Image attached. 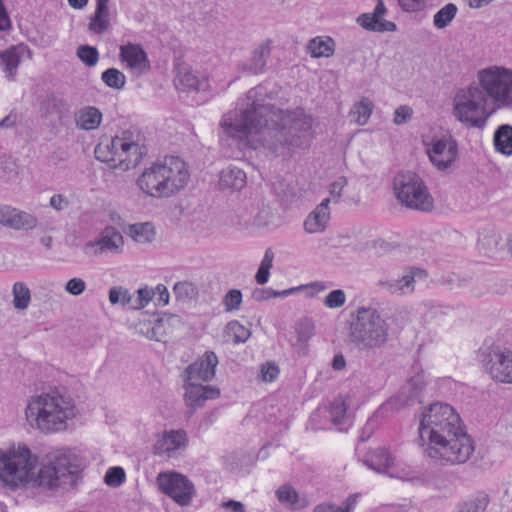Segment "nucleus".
<instances>
[{
    "instance_id": "obj_1",
    "label": "nucleus",
    "mask_w": 512,
    "mask_h": 512,
    "mask_svg": "<svg viewBox=\"0 0 512 512\" xmlns=\"http://www.w3.org/2000/svg\"><path fill=\"white\" fill-rule=\"evenodd\" d=\"M262 87L248 91L247 107L230 111L220 122L224 134L252 149L263 147L274 156L289 155L302 144V133L310 130L312 119L304 110H283L263 103Z\"/></svg>"
},
{
    "instance_id": "obj_2",
    "label": "nucleus",
    "mask_w": 512,
    "mask_h": 512,
    "mask_svg": "<svg viewBox=\"0 0 512 512\" xmlns=\"http://www.w3.org/2000/svg\"><path fill=\"white\" fill-rule=\"evenodd\" d=\"M47 458V464L38 469V457L27 446L0 450V481L13 487L32 484L47 489L72 485L80 469L78 457L56 449Z\"/></svg>"
},
{
    "instance_id": "obj_3",
    "label": "nucleus",
    "mask_w": 512,
    "mask_h": 512,
    "mask_svg": "<svg viewBox=\"0 0 512 512\" xmlns=\"http://www.w3.org/2000/svg\"><path fill=\"white\" fill-rule=\"evenodd\" d=\"M453 104L458 121L483 127L496 108L512 107V70L496 65L480 69L476 81L456 92Z\"/></svg>"
},
{
    "instance_id": "obj_4",
    "label": "nucleus",
    "mask_w": 512,
    "mask_h": 512,
    "mask_svg": "<svg viewBox=\"0 0 512 512\" xmlns=\"http://www.w3.org/2000/svg\"><path fill=\"white\" fill-rule=\"evenodd\" d=\"M420 439L428 441L427 455L450 464H462L474 452V444L464 430L460 416L445 403H432L422 413Z\"/></svg>"
},
{
    "instance_id": "obj_5",
    "label": "nucleus",
    "mask_w": 512,
    "mask_h": 512,
    "mask_svg": "<svg viewBox=\"0 0 512 512\" xmlns=\"http://www.w3.org/2000/svg\"><path fill=\"white\" fill-rule=\"evenodd\" d=\"M75 414L72 397L57 389L30 397L25 409L29 425L45 434L66 430Z\"/></svg>"
},
{
    "instance_id": "obj_6",
    "label": "nucleus",
    "mask_w": 512,
    "mask_h": 512,
    "mask_svg": "<svg viewBox=\"0 0 512 512\" xmlns=\"http://www.w3.org/2000/svg\"><path fill=\"white\" fill-rule=\"evenodd\" d=\"M190 178L186 163L176 156H166L139 176L138 187L147 195L170 197L183 189Z\"/></svg>"
},
{
    "instance_id": "obj_7",
    "label": "nucleus",
    "mask_w": 512,
    "mask_h": 512,
    "mask_svg": "<svg viewBox=\"0 0 512 512\" xmlns=\"http://www.w3.org/2000/svg\"><path fill=\"white\" fill-rule=\"evenodd\" d=\"M141 141L140 133L124 130L107 143L98 144L95 156L101 162H118L114 166L124 171L136 168L147 153Z\"/></svg>"
},
{
    "instance_id": "obj_8",
    "label": "nucleus",
    "mask_w": 512,
    "mask_h": 512,
    "mask_svg": "<svg viewBox=\"0 0 512 512\" xmlns=\"http://www.w3.org/2000/svg\"><path fill=\"white\" fill-rule=\"evenodd\" d=\"M388 338V326L377 310L360 307L351 323L350 339L362 349L383 345Z\"/></svg>"
},
{
    "instance_id": "obj_9",
    "label": "nucleus",
    "mask_w": 512,
    "mask_h": 512,
    "mask_svg": "<svg viewBox=\"0 0 512 512\" xmlns=\"http://www.w3.org/2000/svg\"><path fill=\"white\" fill-rule=\"evenodd\" d=\"M394 191L398 201L409 209L430 211L433 208V198L426 185L413 172L397 174L394 179Z\"/></svg>"
},
{
    "instance_id": "obj_10",
    "label": "nucleus",
    "mask_w": 512,
    "mask_h": 512,
    "mask_svg": "<svg viewBox=\"0 0 512 512\" xmlns=\"http://www.w3.org/2000/svg\"><path fill=\"white\" fill-rule=\"evenodd\" d=\"M425 270L417 267L405 268L402 275L395 277L392 272H383L375 280V287L380 292L390 295H407L415 290L416 278H425Z\"/></svg>"
},
{
    "instance_id": "obj_11",
    "label": "nucleus",
    "mask_w": 512,
    "mask_h": 512,
    "mask_svg": "<svg viewBox=\"0 0 512 512\" xmlns=\"http://www.w3.org/2000/svg\"><path fill=\"white\" fill-rule=\"evenodd\" d=\"M157 482L160 490L180 506H188L196 493L194 484L177 472L160 473Z\"/></svg>"
},
{
    "instance_id": "obj_12",
    "label": "nucleus",
    "mask_w": 512,
    "mask_h": 512,
    "mask_svg": "<svg viewBox=\"0 0 512 512\" xmlns=\"http://www.w3.org/2000/svg\"><path fill=\"white\" fill-rule=\"evenodd\" d=\"M482 364L490 377L497 382L512 384V351L489 347L482 353Z\"/></svg>"
},
{
    "instance_id": "obj_13",
    "label": "nucleus",
    "mask_w": 512,
    "mask_h": 512,
    "mask_svg": "<svg viewBox=\"0 0 512 512\" xmlns=\"http://www.w3.org/2000/svg\"><path fill=\"white\" fill-rule=\"evenodd\" d=\"M430 161L439 170L449 168L457 159V142L451 136L432 138L430 142L424 141Z\"/></svg>"
},
{
    "instance_id": "obj_14",
    "label": "nucleus",
    "mask_w": 512,
    "mask_h": 512,
    "mask_svg": "<svg viewBox=\"0 0 512 512\" xmlns=\"http://www.w3.org/2000/svg\"><path fill=\"white\" fill-rule=\"evenodd\" d=\"M124 241L121 233L114 227H106L99 238L89 241L84 246V252L90 256H100L105 253H120Z\"/></svg>"
},
{
    "instance_id": "obj_15",
    "label": "nucleus",
    "mask_w": 512,
    "mask_h": 512,
    "mask_svg": "<svg viewBox=\"0 0 512 512\" xmlns=\"http://www.w3.org/2000/svg\"><path fill=\"white\" fill-rule=\"evenodd\" d=\"M217 365L218 357L214 352L208 351L185 369L184 381L208 382L215 376Z\"/></svg>"
},
{
    "instance_id": "obj_16",
    "label": "nucleus",
    "mask_w": 512,
    "mask_h": 512,
    "mask_svg": "<svg viewBox=\"0 0 512 512\" xmlns=\"http://www.w3.org/2000/svg\"><path fill=\"white\" fill-rule=\"evenodd\" d=\"M188 445L187 433L183 429L164 431L154 444V453L172 457Z\"/></svg>"
},
{
    "instance_id": "obj_17",
    "label": "nucleus",
    "mask_w": 512,
    "mask_h": 512,
    "mask_svg": "<svg viewBox=\"0 0 512 512\" xmlns=\"http://www.w3.org/2000/svg\"><path fill=\"white\" fill-rule=\"evenodd\" d=\"M0 224L14 230L29 231L37 227L35 215L9 206L0 208Z\"/></svg>"
},
{
    "instance_id": "obj_18",
    "label": "nucleus",
    "mask_w": 512,
    "mask_h": 512,
    "mask_svg": "<svg viewBox=\"0 0 512 512\" xmlns=\"http://www.w3.org/2000/svg\"><path fill=\"white\" fill-rule=\"evenodd\" d=\"M185 402L192 408L204 406L205 402L210 399H216L220 391L218 388L209 385H202L199 382L184 381Z\"/></svg>"
},
{
    "instance_id": "obj_19",
    "label": "nucleus",
    "mask_w": 512,
    "mask_h": 512,
    "mask_svg": "<svg viewBox=\"0 0 512 512\" xmlns=\"http://www.w3.org/2000/svg\"><path fill=\"white\" fill-rule=\"evenodd\" d=\"M120 58L127 66L139 73L148 70L150 65L146 52L138 44L129 43L120 47Z\"/></svg>"
},
{
    "instance_id": "obj_20",
    "label": "nucleus",
    "mask_w": 512,
    "mask_h": 512,
    "mask_svg": "<svg viewBox=\"0 0 512 512\" xmlns=\"http://www.w3.org/2000/svg\"><path fill=\"white\" fill-rule=\"evenodd\" d=\"M330 199H324L307 217L304 222V228L306 232L320 233L326 229L328 221L330 219L329 211Z\"/></svg>"
},
{
    "instance_id": "obj_21",
    "label": "nucleus",
    "mask_w": 512,
    "mask_h": 512,
    "mask_svg": "<svg viewBox=\"0 0 512 512\" xmlns=\"http://www.w3.org/2000/svg\"><path fill=\"white\" fill-rule=\"evenodd\" d=\"M270 54L271 49L269 43H262L252 51L251 57L241 64V70L254 75L264 72Z\"/></svg>"
},
{
    "instance_id": "obj_22",
    "label": "nucleus",
    "mask_w": 512,
    "mask_h": 512,
    "mask_svg": "<svg viewBox=\"0 0 512 512\" xmlns=\"http://www.w3.org/2000/svg\"><path fill=\"white\" fill-rule=\"evenodd\" d=\"M109 0H96V10L90 17L88 29L94 34H103L110 27Z\"/></svg>"
},
{
    "instance_id": "obj_23",
    "label": "nucleus",
    "mask_w": 512,
    "mask_h": 512,
    "mask_svg": "<svg viewBox=\"0 0 512 512\" xmlns=\"http://www.w3.org/2000/svg\"><path fill=\"white\" fill-rule=\"evenodd\" d=\"M74 121L76 127L81 130H95L102 122V113L94 106L82 107L75 112Z\"/></svg>"
},
{
    "instance_id": "obj_24",
    "label": "nucleus",
    "mask_w": 512,
    "mask_h": 512,
    "mask_svg": "<svg viewBox=\"0 0 512 512\" xmlns=\"http://www.w3.org/2000/svg\"><path fill=\"white\" fill-rule=\"evenodd\" d=\"M363 462L378 473H386L393 466L394 459L387 449L376 448L366 453Z\"/></svg>"
},
{
    "instance_id": "obj_25",
    "label": "nucleus",
    "mask_w": 512,
    "mask_h": 512,
    "mask_svg": "<svg viewBox=\"0 0 512 512\" xmlns=\"http://www.w3.org/2000/svg\"><path fill=\"white\" fill-rule=\"evenodd\" d=\"M246 185V174L237 167H228L221 171L219 186L221 189L241 190Z\"/></svg>"
},
{
    "instance_id": "obj_26",
    "label": "nucleus",
    "mask_w": 512,
    "mask_h": 512,
    "mask_svg": "<svg viewBox=\"0 0 512 512\" xmlns=\"http://www.w3.org/2000/svg\"><path fill=\"white\" fill-rule=\"evenodd\" d=\"M21 54L22 48L18 46H13L0 52V66L8 73V77H12L17 70Z\"/></svg>"
},
{
    "instance_id": "obj_27",
    "label": "nucleus",
    "mask_w": 512,
    "mask_h": 512,
    "mask_svg": "<svg viewBox=\"0 0 512 512\" xmlns=\"http://www.w3.org/2000/svg\"><path fill=\"white\" fill-rule=\"evenodd\" d=\"M489 497L485 493H477L459 502L457 512H484L488 506Z\"/></svg>"
},
{
    "instance_id": "obj_28",
    "label": "nucleus",
    "mask_w": 512,
    "mask_h": 512,
    "mask_svg": "<svg viewBox=\"0 0 512 512\" xmlns=\"http://www.w3.org/2000/svg\"><path fill=\"white\" fill-rule=\"evenodd\" d=\"M307 49L314 58L330 57L334 53V41L330 37H316L309 41Z\"/></svg>"
},
{
    "instance_id": "obj_29",
    "label": "nucleus",
    "mask_w": 512,
    "mask_h": 512,
    "mask_svg": "<svg viewBox=\"0 0 512 512\" xmlns=\"http://www.w3.org/2000/svg\"><path fill=\"white\" fill-rule=\"evenodd\" d=\"M494 145L497 151L511 155L512 154V126H500L494 135Z\"/></svg>"
},
{
    "instance_id": "obj_30",
    "label": "nucleus",
    "mask_w": 512,
    "mask_h": 512,
    "mask_svg": "<svg viewBox=\"0 0 512 512\" xmlns=\"http://www.w3.org/2000/svg\"><path fill=\"white\" fill-rule=\"evenodd\" d=\"M128 234L138 243H149L155 237L154 226L150 222L133 224L129 226Z\"/></svg>"
},
{
    "instance_id": "obj_31",
    "label": "nucleus",
    "mask_w": 512,
    "mask_h": 512,
    "mask_svg": "<svg viewBox=\"0 0 512 512\" xmlns=\"http://www.w3.org/2000/svg\"><path fill=\"white\" fill-rule=\"evenodd\" d=\"M374 105L368 98L361 99L358 103L354 104L349 116L351 120L358 125H364L370 118Z\"/></svg>"
},
{
    "instance_id": "obj_32",
    "label": "nucleus",
    "mask_w": 512,
    "mask_h": 512,
    "mask_svg": "<svg viewBox=\"0 0 512 512\" xmlns=\"http://www.w3.org/2000/svg\"><path fill=\"white\" fill-rule=\"evenodd\" d=\"M421 389V386H418L414 380H411L401 389L395 400L400 407L411 406L414 403H421L418 399L419 391Z\"/></svg>"
},
{
    "instance_id": "obj_33",
    "label": "nucleus",
    "mask_w": 512,
    "mask_h": 512,
    "mask_svg": "<svg viewBox=\"0 0 512 512\" xmlns=\"http://www.w3.org/2000/svg\"><path fill=\"white\" fill-rule=\"evenodd\" d=\"M13 305L17 310H25L31 301V291L23 282H16L12 289Z\"/></svg>"
},
{
    "instance_id": "obj_34",
    "label": "nucleus",
    "mask_w": 512,
    "mask_h": 512,
    "mask_svg": "<svg viewBox=\"0 0 512 512\" xmlns=\"http://www.w3.org/2000/svg\"><path fill=\"white\" fill-rule=\"evenodd\" d=\"M458 9L453 3H448L442 7L433 18V24L438 29L447 27L455 18Z\"/></svg>"
},
{
    "instance_id": "obj_35",
    "label": "nucleus",
    "mask_w": 512,
    "mask_h": 512,
    "mask_svg": "<svg viewBox=\"0 0 512 512\" xmlns=\"http://www.w3.org/2000/svg\"><path fill=\"white\" fill-rule=\"evenodd\" d=\"M297 345L303 346L315 334V325L311 319L303 318L296 324Z\"/></svg>"
},
{
    "instance_id": "obj_36",
    "label": "nucleus",
    "mask_w": 512,
    "mask_h": 512,
    "mask_svg": "<svg viewBox=\"0 0 512 512\" xmlns=\"http://www.w3.org/2000/svg\"><path fill=\"white\" fill-rule=\"evenodd\" d=\"M276 496L280 503L288 505L294 509L304 507V505L298 504V493L293 487L289 485H283L279 487L276 491Z\"/></svg>"
},
{
    "instance_id": "obj_37",
    "label": "nucleus",
    "mask_w": 512,
    "mask_h": 512,
    "mask_svg": "<svg viewBox=\"0 0 512 512\" xmlns=\"http://www.w3.org/2000/svg\"><path fill=\"white\" fill-rule=\"evenodd\" d=\"M225 333L231 337L234 343L246 342L251 332L248 328L241 325L238 321H231L226 325Z\"/></svg>"
},
{
    "instance_id": "obj_38",
    "label": "nucleus",
    "mask_w": 512,
    "mask_h": 512,
    "mask_svg": "<svg viewBox=\"0 0 512 512\" xmlns=\"http://www.w3.org/2000/svg\"><path fill=\"white\" fill-rule=\"evenodd\" d=\"M347 404L341 397L334 399L330 405L331 421L335 425H342L345 423L347 415Z\"/></svg>"
},
{
    "instance_id": "obj_39",
    "label": "nucleus",
    "mask_w": 512,
    "mask_h": 512,
    "mask_svg": "<svg viewBox=\"0 0 512 512\" xmlns=\"http://www.w3.org/2000/svg\"><path fill=\"white\" fill-rule=\"evenodd\" d=\"M101 78L108 87L118 90L124 87L126 80L125 75L116 68H109L105 70L102 73Z\"/></svg>"
},
{
    "instance_id": "obj_40",
    "label": "nucleus",
    "mask_w": 512,
    "mask_h": 512,
    "mask_svg": "<svg viewBox=\"0 0 512 512\" xmlns=\"http://www.w3.org/2000/svg\"><path fill=\"white\" fill-rule=\"evenodd\" d=\"M18 175V167L16 161L6 155H0V178L11 180Z\"/></svg>"
},
{
    "instance_id": "obj_41",
    "label": "nucleus",
    "mask_w": 512,
    "mask_h": 512,
    "mask_svg": "<svg viewBox=\"0 0 512 512\" xmlns=\"http://www.w3.org/2000/svg\"><path fill=\"white\" fill-rule=\"evenodd\" d=\"M77 56L89 67L95 66L99 59L98 50L95 47L89 45L79 46L77 49Z\"/></svg>"
},
{
    "instance_id": "obj_42",
    "label": "nucleus",
    "mask_w": 512,
    "mask_h": 512,
    "mask_svg": "<svg viewBox=\"0 0 512 512\" xmlns=\"http://www.w3.org/2000/svg\"><path fill=\"white\" fill-rule=\"evenodd\" d=\"M155 298V290L153 288L144 287L137 291V296L133 297L130 303L134 309H141Z\"/></svg>"
},
{
    "instance_id": "obj_43",
    "label": "nucleus",
    "mask_w": 512,
    "mask_h": 512,
    "mask_svg": "<svg viewBox=\"0 0 512 512\" xmlns=\"http://www.w3.org/2000/svg\"><path fill=\"white\" fill-rule=\"evenodd\" d=\"M242 302V293L238 289H232L223 298V305L226 312L238 310Z\"/></svg>"
},
{
    "instance_id": "obj_44",
    "label": "nucleus",
    "mask_w": 512,
    "mask_h": 512,
    "mask_svg": "<svg viewBox=\"0 0 512 512\" xmlns=\"http://www.w3.org/2000/svg\"><path fill=\"white\" fill-rule=\"evenodd\" d=\"M104 481L111 487H118L125 481V471L121 467L109 468L104 476Z\"/></svg>"
},
{
    "instance_id": "obj_45",
    "label": "nucleus",
    "mask_w": 512,
    "mask_h": 512,
    "mask_svg": "<svg viewBox=\"0 0 512 512\" xmlns=\"http://www.w3.org/2000/svg\"><path fill=\"white\" fill-rule=\"evenodd\" d=\"M346 302V294L342 289L331 291L324 299L327 308L335 309L342 307Z\"/></svg>"
},
{
    "instance_id": "obj_46",
    "label": "nucleus",
    "mask_w": 512,
    "mask_h": 512,
    "mask_svg": "<svg viewBox=\"0 0 512 512\" xmlns=\"http://www.w3.org/2000/svg\"><path fill=\"white\" fill-rule=\"evenodd\" d=\"M133 296H131L127 289L122 287H114L109 291V301L112 304L121 303L122 305L130 304Z\"/></svg>"
},
{
    "instance_id": "obj_47",
    "label": "nucleus",
    "mask_w": 512,
    "mask_h": 512,
    "mask_svg": "<svg viewBox=\"0 0 512 512\" xmlns=\"http://www.w3.org/2000/svg\"><path fill=\"white\" fill-rule=\"evenodd\" d=\"M357 23L366 30L380 32L379 20L371 13H363L358 16Z\"/></svg>"
},
{
    "instance_id": "obj_48",
    "label": "nucleus",
    "mask_w": 512,
    "mask_h": 512,
    "mask_svg": "<svg viewBox=\"0 0 512 512\" xmlns=\"http://www.w3.org/2000/svg\"><path fill=\"white\" fill-rule=\"evenodd\" d=\"M173 291L177 298L187 299L191 298L195 294V287L192 283L183 281L176 283Z\"/></svg>"
},
{
    "instance_id": "obj_49",
    "label": "nucleus",
    "mask_w": 512,
    "mask_h": 512,
    "mask_svg": "<svg viewBox=\"0 0 512 512\" xmlns=\"http://www.w3.org/2000/svg\"><path fill=\"white\" fill-rule=\"evenodd\" d=\"M86 289V283L81 278H72L67 281L65 285V290L67 293L78 296L82 294Z\"/></svg>"
},
{
    "instance_id": "obj_50",
    "label": "nucleus",
    "mask_w": 512,
    "mask_h": 512,
    "mask_svg": "<svg viewBox=\"0 0 512 512\" xmlns=\"http://www.w3.org/2000/svg\"><path fill=\"white\" fill-rule=\"evenodd\" d=\"M413 114V110L411 107L407 105L399 106L394 112V123L396 125H401L407 123Z\"/></svg>"
},
{
    "instance_id": "obj_51",
    "label": "nucleus",
    "mask_w": 512,
    "mask_h": 512,
    "mask_svg": "<svg viewBox=\"0 0 512 512\" xmlns=\"http://www.w3.org/2000/svg\"><path fill=\"white\" fill-rule=\"evenodd\" d=\"M178 79L184 88L198 89L199 81L193 73L189 71H180Z\"/></svg>"
},
{
    "instance_id": "obj_52",
    "label": "nucleus",
    "mask_w": 512,
    "mask_h": 512,
    "mask_svg": "<svg viewBox=\"0 0 512 512\" xmlns=\"http://www.w3.org/2000/svg\"><path fill=\"white\" fill-rule=\"evenodd\" d=\"M279 374V369L274 363H266L261 366V377L265 382L274 381Z\"/></svg>"
},
{
    "instance_id": "obj_53",
    "label": "nucleus",
    "mask_w": 512,
    "mask_h": 512,
    "mask_svg": "<svg viewBox=\"0 0 512 512\" xmlns=\"http://www.w3.org/2000/svg\"><path fill=\"white\" fill-rule=\"evenodd\" d=\"M145 334L151 340L161 341L163 336L162 320L156 321L153 325L149 323Z\"/></svg>"
},
{
    "instance_id": "obj_54",
    "label": "nucleus",
    "mask_w": 512,
    "mask_h": 512,
    "mask_svg": "<svg viewBox=\"0 0 512 512\" xmlns=\"http://www.w3.org/2000/svg\"><path fill=\"white\" fill-rule=\"evenodd\" d=\"M155 304L165 306L169 303V292L166 286L159 284L155 288Z\"/></svg>"
},
{
    "instance_id": "obj_55",
    "label": "nucleus",
    "mask_w": 512,
    "mask_h": 512,
    "mask_svg": "<svg viewBox=\"0 0 512 512\" xmlns=\"http://www.w3.org/2000/svg\"><path fill=\"white\" fill-rule=\"evenodd\" d=\"M346 184V178L340 177L330 185V194L333 197V199H335V202H337L338 199L340 198L342 190L346 186Z\"/></svg>"
},
{
    "instance_id": "obj_56",
    "label": "nucleus",
    "mask_w": 512,
    "mask_h": 512,
    "mask_svg": "<svg viewBox=\"0 0 512 512\" xmlns=\"http://www.w3.org/2000/svg\"><path fill=\"white\" fill-rule=\"evenodd\" d=\"M425 0H398L400 7L407 12H415L421 9Z\"/></svg>"
},
{
    "instance_id": "obj_57",
    "label": "nucleus",
    "mask_w": 512,
    "mask_h": 512,
    "mask_svg": "<svg viewBox=\"0 0 512 512\" xmlns=\"http://www.w3.org/2000/svg\"><path fill=\"white\" fill-rule=\"evenodd\" d=\"M50 206L57 211H62L69 206V201L61 194L53 195L50 198Z\"/></svg>"
},
{
    "instance_id": "obj_58",
    "label": "nucleus",
    "mask_w": 512,
    "mask_h": 512,
    "mask_svg": "<svg viewBox=\"0 0 512 512\" xmlns=\"http://www.w3.org/2000/svg\"><path fill=\"white\" fill-rule=\"evenodd\" d=\"M271 218H272V212L270 211V209L269 208H263L257 214V216L255 218V223L258 226H265V225L269 224Z\"/></svg>"
},
{
    "instance_id": "obj_59",
    "label": "nucleus",
    "mask_w": 512,
    "mask_h": 512,
    "mask_svg": "<svg viewBox=\"0 0 512 512\" xmlns=\"http://www.w3.org/2000/svg\"><path fill=\"white\" fill-rule=\"evenodd\" d=\"M359 494H352L348 496L342 503L341 506H338L342 512H352L356 506Z\"/></svg>"
},
{
    "instance_id": "obj_60",
    "label": "nucleus",
    "mask_w": 512,
    "mask_h": 512,
    "mask_svg": "<svg viewBox=\"0 0 512 512\" xmlns=\"http://www.w3.org/2000/svg\"><path fill=\"white\" fill-rule=\"evenodd\" d=\"M220 506L224 509L230 510L231 512H246L243 503L235 500L224 501Z\"/></svg>"
},
{
    "instance_id": "obj_61",
    "label": "nucleus",
    "mask_w": 512,
    "mask_h": 512,
    "mask_svg": "<svg viewBox=\"0 0 512 512\" xmlns=\"http://www.w3.org/2000/svg\"><path fill=\"white\" fill-rule=\"evenodd\" d=\"M10 26V19L7 14L3 0H0V31L6 30Z\"/></svg>"
},
{
    "instance_id": "obj_62",
    "label": "nucleus",
    "mask_w": 512,
    "mask_h": 512,
    "mask_svg": "<svg viewBox=\"0 0 512 512\" xmlns=\"http://www.w3.org/2000/svg\"><path fill=\"white\" fill-rule=\"evenodd\" d=\"M270 288H258L252 292V298L261 302L270 299Z\"/></svg>"
},
{
    "instance_id": "obj_63",
    "label": "nucleus",
    "mask_w": 512,
    "mask_h": 512,
    "mask_svg": "<svg viewBox=\"0 0 512 512\" xmlns=\"http://www.w3.org/2000/svg\"><path fill=\"white\" fill-rule=\"evenodd\" d=\"M313 512H342V510L333 503H321L314 507Z\"/></svg>"
},
{
    "instance_id": "obj_64",
    "label": "nucleus",
    "mask_w": 512,
    "mask_h": 512,
    "mask_svg": "<svg viewBox=\"0 0 512 512\" xmlns=\"http://www.w3.org/2000/svg\"><path fill=\"white\" fill-rule=\"evenodd\" d=\"M274 253L271 248L266 249L260 266L270 270L273 266Z\"/></svg>"
}]
</instances>
